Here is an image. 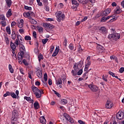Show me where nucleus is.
<instances>
[{
  "mask_svg": "<svg viewBox=\"0 0 124 124\" xmlns=\"http://www.w3.org/2000/svg\"><path fill=\"white\" fill-rule=\"evenodd\" d=\"M78 70L79 71L78 72V73H76L74 70H72L71 72L72 75H73V76H76V75H82V73H83V69H80Z\"/></svg>",
  "mask_w": 124,
  "mask_h": 124,
  "instance_id": "obj_8",
  "label": "nucleus"
},
{
  "mask_svg": "<svg viewBox=\"0 0 124 124\" xmlns=\"http://www.w3.org/2000/svg\"><path fill=\"white\" fill-rule=\"evenodd\" d=\"M10 95L11 96H12L13 98H17V96L16 95V94H15L14 92H11Z\"/></svg>",
  "mask_w": 124,
  "mask_h": 124,
  "instance_id": "obj_40",
  "label": "nucleus"
},
{
  "mask_svg": "<svg viewBox=\"0 0 124 124\" xmlns=\"http://www.w3.org/2000/svg\"><path fill=\"white\" fill-rule=\"evenodd\" d=\"M18 28H20V29L22 28V27H24V20L23 19H20L19 22H18Z\"/></svg>",
  "mask_w": 124,
  "mask_h": 124,
  "instance_id": "obj_16",
  "label": "nucleus"
},
{
  "mask_svg": "<svg viewBox=\"0 0 124 124\" xmlns=\"http://www.w3.org/2000/svg\"><path fill=\"white\" fill-rule=\"evenodd\" d=\"M19 71L20 72V73H21V74H22L23 75H25V73H24V69H22V68H19Z\"/></svg>",
  "mask_w": 124,
  "mask_h": 124,
  "instance_id": "obj_58",
  "label": "nucleus"
},
{
  "mask_svg": "<svg viewBox=\"0 0 124 124\" xmlns=\"http://www.w3.org/2000/svg\"><path fill=\"white\" fill-rule=\"evenodd\" d=\"M36 75L38 78H42V71H39L37 72L36 73Z\"/></svg>",
  "mask_w": 124,
  "mask_h": 124,
  "instance_id": "obj_27",
  "label": "nucleus"
},
{
  "mask_svg": "<svg viewBox=\"0 0 124 124\" xmlns=\"http://www.w3.org/2000/svg\"><path fill=\"white\" fill-rule=\"evenodd\" d=\"M30 23H31V24H33V25H36L37 24V22L34 19L31 20Z\"/></svg>",
  "mask_w": 124,
  "mask_h": 124,
  "instance_id": "obj_49",
  "label": "nucleus"
},
{
  "mask_svg": "<svg viewBox=\"0 0 124 124\" xmlns=\"http://www.w3.org/2000/svg\"><path fill=\"white\" fill-rule=\"evenodd\" d=\"M8 68L11 73H13V72H14V69H13V68L12 67V65H11V64H9Z\"/></svg>",
  "mask_w": 124,
  "mask_h": 124,
  "instance_id": "obj_25",
  "label": "nucleus"
},
{
  "mask_svg": "<svg viewBox=\"0 0 124 124\" xmlns=\"http://www.w3.org/2000/svg\"><path fill=\"white\" fill-rule=\"evenodd\" d=\"M78 6H79L73 5V6H72V7H71V8L74 11H76V10H77Z\"/></svg>",
  "mask_w": 124,
  "mask_h": 124,
  "instance_id": "obj_41",
  "label": "nucleus"
},
{
  "mask_svg": "<svg viewBox=\"0 0 124 124\" xmlns=\"http://www.w3.org/2000/svg\"><path fill=\"white\" fill-rule=\"evenodd\" d=\"M31 89L33 93H34V94L35 93H36L38 91H39V89H38V88L35 87L34 85L32 86L31 87Z\"/></svg>",
  "mask_w": 124,
  "mask_h": 124,
  "instance_id": "obj_14",
  "label": "nucleus"
},
{
  "mask_svg": "<svg viewBox=\"0 0 124 124\" xmlns=\"http://www.w3.org/2000/svg\"><path fill=\"white\" fill-rule=\"evenodd\" d=\"M20 46V52H18L17 55L18 62L20 64H22V60H23V57L24 54L26 53V48L25 46L23 44H19Z\"/></svg>",
  "mask_w": 124,
  "mask_h": 124,
  "instance_id": "obj_1",
  "label": "nucleus"
},
{
  "mask_svg": "<svg viewBox=\"0 0 124 124\" xmlns=\"http://www.w3.org/2000/svg\"><path fill=\"white\" fill-rule=\"evenodd\" d=\"M63 117H64L65 120H66V121H68V119H69V118H70V116H69V115L67 114V113H64L63 114Z\"/></svg>",
  "mask_w": 124,
  "mask_h": 124,
  "instance_id": "obj_36",
  "label": "nucleus"
},
{
  "mask_svg": "<svg viewBox=\"0 0 124 124\" xmlns=\"http://www.w3.org/2000/svg\"><path fill=\"white\" fill-rule=\"evenodd\" d=\"M57 20L58 22H61L62 20V21H63L64 20V18H65V16H64V14H62V12L61 11H59L58 12L57 15Z\"/></svg>",
  "mask_w": 124,
  "mask_h": 124,
  "instance_id": "obj_2",
  "label": "nucleus"
},
{
  "mask_svg": "<svg viewBox=\"0 0 124 124\" xmlns=\"http://www.w3.org/2000/svg\"><path fill=\"white\" fill-rule=\"evenodd\" d=\"M40 123L42 124H46V119L44 117H41L40 118Z\"/></svg>",
  "mask_w": 124,
  "mask_h": 124,
  "instance_id": "obj_21",
  "label": "nucleus"
},
{
  "mask_svg": "<svg viewBox=\"0 0 124 124\" xmlns=\"http://www.w3.org/2000/svg\"><path fill=\"white\" fill-rule=\"evenodd\" d=\"M38 60H39V62H40L41 60H43L44 58H43V55H42V54L41 53H40L38 56Z\"/></svg>",
  "mask_w": 124,
  "mask_h": 124,
  "instance_id": "obj_43",
  "label": "nucleus"
},
{
  "mask_svg": "<svg viewBox=\"0 0 124 124\" xmlns=\"http://www.w3.org/2000/svg\"><path fill=\"white\" fill-rule=\"evenodd\" d=\"M11 92L7 91L6 93L3 95L4 97H6V96H9L11 95Z\"/></svg>",
  "mask_w": 124,
  "mask_h": 124,
  "instance_id": "obj_46",
  "label": "nucleus"
},
{
  "mask_svg": "<svg viewBox=\"0 0 124 124\" xmlns=\"http://www.w3.org/2000/svg\"><path fill=\"white\" fill-rule=\"evenodd\" d=\"M18 116H19L18 114V111H17L16 109H14L12 112V121H17V118H18Z\"/></svg>",
  "mask_w": 124,
  "mask_h": 124,
  "instance_id": "obj_5",
  "label": "nucleus"
},
{
  "mask_svg": "<svg viewBox=\"0 0 124 124\" xmlns=\"http://www.w3.org/2000/svg\"><path fill=\"white\" fill-rule=\"evenodd\" d=\"M96 48L97 50H98L99 51H103L105 50L104 47L102 46L100 44H97Z\"/></svg>",
  "mask_w": 124,
  "mask_h": 124,
  "instance_id": "obj_17",
  "label": "nucleus"
},
{
  "mask_svg": "<svg viewBox=\"0 0 124 124\" xmlns=\"http://www.w3.org/2000/svg\"><path fill=\"white\" fill-rule=\"evenodd\" d=\"M121 38V34L119 33H114L111 34H109L108 36V38H112L113 40L117 41L118 39H120Z\"/></svg>",
  "mask_w": 124,
  "mask_h": 124,
  "instance_id": "obj_3",
  "label": "nucleus"
},
{
  "mask_svg": "<svg viewBox=\"0 0 124 124\" xmlns=\"http://www.w3.org/2000/svg\"><path fill=\"white\" fill-rule=\"evenodd\" d=\"M83 61H80L76 64L77 65L79 69H81V68L83 65Z\"/></svg>",
  "mask_w": 124,
  "mask_h": 124,
  "instance_id": "obj_23",
  "label": "nucleus"
},
{
  "mask_svg": "<svg viewBox=\"0 0 124 124\" xmlns=\"http://www.w3.org/2000/svg\"><path fill=\"white\" fill-rule=\"evenodd\" d=\"M43 1V4H46L47 3H49L48 2V0H41Z\"/></svg>",
  "mask_w": 124,
  "mask_h": 124,
  "instance_id": "obj_59",
  "label": "nucleus"
},
{
  "mask_svg": "<svg viewBox=\"0 0 124 124\" xmlns=\"http://www.w3.org/2000/svg\"><path fill=\"white\" fill-rule=\"evenodd\" d=\"M78 123H79L80 124H86V122L82 120H78Z\"/></svg>",
  "mask_w": 124,
  "mask_h": 124,
  "instance_id": "obj_64",
  "label": "nucleus"
},
{
  "mask_svg": "<svg viewBox=\"0 0 124 124\" xmlns=\"http://www.w3.org/2000/svg\"><path fill=\"white\" fill-rule=\"evenodd\" d=\"M11 38L13 39V40H15L16 39V33H15V31H12L11 34Z\"/></svg>",
  "mask_w": 124,
  "mask_h": 124,
  "instance_id": "obj_20",
  "label": "nucleus"
},
{
  "mask_svg": "<svg viewBox=\"0 0 124 124\" xmlns=\"http://www.w3.org/2000/svg\"><path fill=\"white\" fill-rule=\"evenodd\" d=\"M48 39L47 38L43 39L42 41V42L43 43V44L45 45L46 43H47V42H48Z\"/></svg>",
  "mask_w": 124,
  "mask_h": 124,
  "instance_id": "obj_50",
  "label": "nucleus"
},
{
  "mask_svg": "<svg viewBox=\"0 0 124 124\" xmlns=\"http://www.w3.org/2000/svg\"><path fill=\"white\" fill-rule=\"evenodd\" d=\"M88 88L90 89L92 92L93 93H96V92H98V87L97 86L94 85L93 82H92L90 84L87 85Z\"/></svg>",
  "mask_w": 124,
  "mask_h": 124,
  "instance_id": "obj_4",
  "label": "nucleus"
},
{
  "mask_svg": "<svg viewBox=\"0 0 124 124\" xmlns=\"http://www.w3.org/2000/svg\"><path fill=\"white\" fill-rule=\"evenodd\" d=\"M46 22H52L54 21V19L51 18H47L46 19Z\"/></svg>",
  "mask_w": 124,
  "mask_h": 124,
  "instance_id": "obj_55",
  "label": "nucleus"
},
{
  "mask_svg": "<svg viewBox=\"0 0 124 124\" xmlns=\"http://www.w3.org/2000/svg\"><path fill=\"white\" fill-rule=\"evenodd\" d=\"M120 73H123L124 72V68L121 67L119 70Z\"/></svg>",
  "mask_w": 124,
  "mask_h": 124,
  "instance_id": "obj_63",
  "label": "nucleus"
},
{
  "mask_svg": "<svg viewBox=\"0 0 124 124\" xmlns=\"http://www.w3.org/2000/svg\"><path fill=\"white\" fill-rule=\"evenodd\" d=\"M67 100L66 99H62L61 101V104L62 105H65V104H67Z\"/></svg>",
  "mask_w": 124,
  "mask_h": 124,
  "instance_id": "obj_33",
  "label": "nucleus"
},
{
  "mask_svg": "<svg viewBox=\"0 0 124 124\" xmlns=\"http://www.w3.org/2000/svg\"><path fill=\"white\" fill-rule=\"evenodd\" d=\"M17 39L18 40H20L21 41H23L24 40V38H23L21 35H17Z\"/></svg>",
  "mask_w": 124,
  "mask_h": 124,
  "instance_id": "obj_52",
  "label": "nucleus"
},
{
  "mask_svg": "<svg viewBox=\"0 0 124 124\" xmlns=\"http://www.w3.org/2000/svg\"><path fill=\"white\" fill-rule=\"evenodd\" d=\"M39 103L37 101H36L34 103V108L36 109V110H37V109L39 108Z\"/></svg>",
  "mask_w": 124,
  "mask_h": 124,
  "instance_id": "obj_19",
  "label": "nucleus"
},
{
  "mask_svg": "<svg viewBox=\"0 0 124 124\" xmlns=\"http://www.w3.org/2000/svg\"><path fill=\"white\" fill-rule=\"evenodd\" d=\"M43 27L48 30H53L55 28L54 25L47 22L43 23Z\"/></svg>",
  "mask_w": 124,
  "mask_h": 124,
  "instance_id": "obj_6",
  "label": "nucleus"
},
{
  "mask_svg": "<svg viewBox=\"0 0 124 124\" xmlns=\"http://www.w3.org/2000/svg\"><path fill=\"white\" fill-rule=\"evenodd\" d=\"M0 20L1 21H5V16L3 15H0Z\"/></svg>",
  "mask_w": 124,
  "mask_h": 124,
  "instance_id": "obj_48",
  "label": "nucleus"
},
{
  "mask_svg": "<svg viewBox=\"0 0 124 124\" xmlns=\"http://www.w3.org/2000/svg\"><path fill=\"white\" fill-rule=\"evenodd\" d=\"M49 4V3L46 4H44V5L45 8V10L47 12H49L50 11V7L48 6V5Z\"/></svg>",
  "mask_w": 124,
  "mask_h": 124,
  "instance_id": "obj_30",
  "label": "nucleus"
},
{
  "mask_svg": "<svg viewBox=\"0 0 124 124\" xmlns=\"http://www.w3.org/2000/svg\"><path fill=\"white\" fill-rule=\"evenodd\" d=\"M10 16H12V12L11 9H9L6 13L7 18H9Z\"/></svg>",
  "mask_w": 124,
  "mask_h": 124,
  "instance_id": "obj_18",
  "label": "nucleus"
},
{
  "mask_svg": "<svg viewBox=\"0 0 124 124\" xmlns=\"http://www.w3.org/2000/svg\"><path fill=\"white\" fill-rule=\"evenodd\" d=\"M0 24L1 25L2 27H6V20H2L0 22Z\"/></svg>",
  "mask_w": 124,
  "mask_h": 124,
  "instance_id": "obj_38",
  "label": "nucleus"
},
{
  "mask_svg": "<svg viewBox=\"0 0 124 124\" xmlns=\"http://www.w3.org/2000/svg\"><path fill=\"white\" fill-rule=\"evenodd\" d=\"M22 63H23L24 65H29V63L26 61V59L22 60Z\"/></svg>",
  "mask_w": 124,
  "mask_h": 124,
  "instance_id": "obj_45",
  "label": "nucleus"
},
{
  "mask_svg": "<svg viewBox=\"0 0 124 124\" xmlns=\"http://www.w3.org/2000/svg\"><path fill=\"white\" fill-rule=\"evenodd\" d=\"M54 49H55V46H54V45H51L50 46V54H52V53H53V51H54Z\"/></svg>",
  "mask_w": 124,
  "mask_h": 124,
  "instance_id": "obj_42",
  "label": "nucleus"
},
{
  "mask_svg": "<svg viewBox=\"0 0 124 124\" xmlns=\"http://www.w3.org/2000/svg\"><path fill=\"white\" fill-rule=\"evenodd\" d=\"M69 48L72 51L74 49V46L72 44H70L69 46Z\"/></svg>",
  "mask_w": 124,
  "mask_h": 124,
  "instance_id": "obj_51",
  "label": "nucleus"
},
{
  "mask_svg": "<svg viewBox=\"0 0 124 124\" xmlns=\"http://www.w3.org/2000/svg\"><path fill=\"white\" fill-rule=\"evenodd\" d=\"M80 3H83V4H86L88 2V0H78Z\"/></svg>",
  "mask_w": 124,
  "mask_h": 124,
  "instance_id": "obj_37",
  "label": "nucleus"
},
{
  "mask_svg": "<svg viewBox=\"0 0 124 124\" xmlns=\"http://www.w3.org/2000/svg\"><path fill=\"white\" fill-rule=\"evenodd\" d=\"M113 13H115L116 14H120V13H122V9H121L119 6H117L116 8L114 9Z\"/></svg>",
  "mask_w": 124,
  "mask_h": 124,
  "instance_id": "obj_9",
  "label": "nucleus"
},
{
  "mask_svg": "<svg viewBox=\"0 0 124 124\" xmlns=\"http://www.w3.org/2000/svg\"><path fill=\"white\" fill-rule=\"evenodd\" d=\"M91 64H92V62H91V61H88L87 62L85 66V69H84L85 71H87L88 69H89V67L91 66Z\"/></svg>",
  "mask_w": 124,
  "mask_h": 124,
  "instance_id": "obj_12",
  "label": "nucleus"
},
{
  "mask_svg": "<svg viewBox=\"0 0 124 124\" xmlns=\"http://www.w3.org/2000/svg\"><path fill=\"white\" fill-rule=\"evenodd\" d=\"M24 39L25 40H31V36H25Z\"/></svg>",
  "mask_w": 124,
  "mask_h": 124,
  "instance_id": "obj_53",
  "label": "nucleus"
},
{
  "mask_svg": "<svg viewBox=\"0 0 124 124\" xmlns=\"http://www.w3.org/2000/svg\"><path fill=\"white\" fill-rule=\"evenodd\" d=\"M108 74H109V75H110L111 76H112V77H115V74H114V73H113L111 71L108 72Z\"/></svg>",
  "mask_w": 124,
  "mask_h": 124,
  "instance_id": "obj_61",
  "label": "nucleus"
},
{
  "mask_svg": "<svg viewBox=\"0 0 124 124\" xmlns=\"http://www.w3.org/2000/svg\"><path fill=\"white\" fill-rule=\"evenodd\" d=\"M6 31L7 33H8V34H11V30H10V26H7L6 28Z\"/></svg>",
  "mask_w": 124,
  "mask_h": 124,
  "instance_id": "obj_28",
  "label": "nucleus"
},
{
  "mask_svg": "<svg viewBox=\"0 0 124 124\" xmlns=\"http://www.w3.org/2000/svg\"><path fill=\"white\" fill-rule=\"evenodd\" d=\"M5 1L6 2V4L8 7V8H10L11 7V5H12V0H5Z\"/></svg>",
  "mask_w": 124,
  "mask_h": 124,
  "instance_id": "obj_11",
  "label": "nucleus"
},
{
  "mask_svg": "<svg viewBox=\"0 0 124 124\" xmlns=\"http://www.w3.org/2000/svg\"><path fill=\"white\" fill-rule=\"evenodd\" d=\"M43 92H44V90L43 89H39V90H38L37 92L35 93L34 94H35L37 98H40V97L42 96V93H44Z\"/></svg>",
  "mask_w": 124,
  "mask_h": 124,
  "instance_id": "obj_7",
  "label": "nucleus"
},
{
  "mask_svg": "<svg viewBox=\"0 0 124 124\" xmlns=\"http://www.w3.org/2000/svg\"><path fill=\"white\" fill-rule=\"evenodd\" d=\"M73 68L74 69V71H76V72H77L80 69L76 63L74 65Z\"/></svg>",
  "mask_w": 124,
  "mask_h": 124,
  "instance_id": "obj_34",
  "label": "nucleus"
},
{
  "mask_svg": "<svg viewBox=\"0 0 124 124\" xmlns=\"http://www.w3.org/2000/svg\"><path fill=\"white\" fill-rule=\"evenodd\" d=\"M56 84L57 86H58V85H62V79L59 78L58 81L56 80Z\"/></svg>",
  "mask_w": 124,
  "mask_h": 124,
  "instance_id": "obj_32",
  "label": "nucleus"
},
{
  "mask_svg": "<svg viewBox=\"0 0 124 124\" xmlns=\"http://www.w3.org/2000/svg\"><path fill=\"white\" fill-rule=\"evenodd\" d=\"M72 1V4L73 5H77L79 6V4L78 3V1H77V0H71Z\"/></svg>",
  "mask_w": 124,
  "mask_h": 124,
  "instance_id": "obj_24",
  "label": "nucleus"
},
{
  "mask_svg": "<svg viewBox=\"0 0 124 124\" xmlns=\"http://www.w3.org/2000/svg\"><path fill=\"white\" fill-rule=\"evenodd\" d=\"M23 16L25 18H29V19H30V13H29V12H26V13H24L23 14Z\"/></svg>",
  "mask_w": 124,
  "mask_h": 124,
  "instance_id": "obj_29",
  "label": "nucleus"
},
{
  "mask_svg": "<svg viewBox=\"0 0 124 124\" xmlns=\"http://www.w3.org/2000/svg\"><path fill=\"white\" fill-rule=\"evenodd\" d=\"M24 9H25V10H28L29 11H31V10H32V8H31V7H29L25 5H24Z\"/></svg>",
  "mask_w": 124,
  "mask_h": 124,
  "instance_id": "obj_35",
  "label": "nucleus"
},
{
  "mask_svg": "<svg viewBox=\"0 0 124 124\" xmlns=\"http://www.w3.org/2000/svg\"><path fill=\"white\" fill-rule=\"evenodd\" d=\"M5 41L7 45L9 44V39L8 37H5Z\"/></svg>",
  "mask_w": 124,
  "mask_h": 124,
  "instance_id": "obj_57",
  "label": "nucleus"
},
{
  "mask_svg": "<svg viewBox=\"0 0 124 124\" xmlns=\"http://www.w3.org/2000/svg\"><path fill=\"white\" fill-rule=\"evenodd\" d=\"M10 46L12 50H16V46H15V44L12 43V42H11Z\"/></svg>",
  "mask_w": 124,
  "mask_h": 124,
  "instance_id": "obj_26",
  "label": "nucleus"
},
{
  "mask_svg": "<svg viewBox=\"0 0 124 124\" xmlns=\"http://www.w3.org/2000/svg\"><path fill=\"white\" fill-rule=\"evenodd\" d=\"M44 78L45 82H47V80H48V75H47V73H45L44 75Z\"/></svg>",
  "mask_w": 124,
  "mask_h": 124,
  "instance_id": "obj_47",
  "label": "nucleus"
},
{
  "mask_svg": "<svg viewBox=\"0 0 124 124\" xmlns=\"http://www.w3.org/2000/svg\"><path fill=\"white\" fill-rule=\"evenodd\" d=\"M29 19H32V17H34V13L33 12L29 11Z\"/></svg>",
  "mask_w": 124,
  "mask_h": 124,
  "instance_id": "obj_31",
  "label": "nucleus"
},
{
  "mask_svg": "<svg viewBox=\"0 0 124 124\" xmlns=\"http://www.w3.org/2000/svg\"><path fill=\"white\" fill-rule=\"evenodd\" d=\"M52 92L54 93L55 94H56V95H57L58 97H61L62 96V95H61V94H60V93H58V92L55 91L54 90H53Z\"/></svg>",
  "mask_w": 124,
  "mask_h": 124,
  "instance_id": "obj_39",
  "label": "nucleus"
},
{
  "mask_svg": "<svg viewBox=\"0 0 124 124\" xmlns=\"http://www.w3.org/2000/svg\"><path fill=\"white\" fill-rule=\"evenodd\" d=\"M100 31L101 32H102V33H103L104 34L107 32V30H106V28L104 27H101L100 29Z\"/></svg>",
  "mask_w": 124,
  "mask_h": 124,
  "instance_id": "obj_22",
  "label": "nucleus"
},
{
  "mask_svg": "<svg viewBox=\"0 0 124 124\" xmlns=\"http://www.w3.org/2000/svg\"><path fill=\"white\" fill-rule=\"evenodd\" d=\"M113 107V104L111 102L107 101L106 104L107 109H111Z\"/></svg>",
  "mask_w": 124,
  "mask_h": 124,
  "instance_id": "obj_10",
  "label": "nucleus"
},
{
  "mask_svg": "<svg viewBox=\"0 0 124 124\" xmlns=\"http://www.w3.org/2000/svg\"><path fill=\"white\" fill-rule=\"evenodd\" d=\"M60 52V48H59L58 47H56L55 48V50L53 53L52 54V57H56L58 54H59V52Z\"/></svg>",
  "mask_w": 124,
  "mask_h": 124,
  "instance_id": "obj_13",
  "label": "nucleus"
},
{
  "mask_svg": "<svg viewBox=\"0 0 124 124\" xmlns=\"http://www.w3.org/2000/svg\"><path fill=\"white\" fill-rule=\"evenodd\" d=\"M107 15H108V14H107V12H106V11L105 10V11H104L103 12H102L101 13V16H107Z\"/></svg>",
  "mask_w": 124,
  "mask_h": 124,
  "instance_id": "obj_44",
  "label": "nucleus"
},
{
  "mask_svg": "<svg viewBox=\"0 0 124 124\" xmlns=\"http://www.w3.org/2000/svg\"><path fill=\"white\" fill-rule=\"evenodd\" d=\"M105 10H106V12H107V13L108 14H108H110V13H111V9L110 8L106 9Z\"/></svg>",
  "mask_w": 124,
  "mask_h": 124,
  "instance_id": "obj_56",
  "label": "nucleus"
},
{
  "mask_svg": "<svg viewBox=\"0 0 124 124\" xmlns=\"http://www.w3.org/2000/svg\"><path fill=\"white\" fill-rule=\"evenodd\" d=\"M68 121V122H69L71 124H73V123H74V121L73 120V118L70 117V118H69Z\"/></svg>",
  "mask_w": 124,
  "mask_h": 124,
  "instance_id": "obj_54",
  "label": "nucleus"
},
{
  "mask_svg": "<svg viewBox=\"0 0 124 124\" xmlns=\"http://www.w3.org/2000/svg\"><path fill=\"white\" fill-rule=\"evenodd\" d=\"M16 95L17 98H19V91L18 90L16 91Z\"/></svg>",
  "mask_w": 124,
  "mask_h": 124,
  "instance_id": "obj_60",
  "label": "nucleus"
},
{
  "mask_svg": "<svg viewBox=\"0 0 124 124\" xmlns=\"http://www.w3.org/2000/svg\"><path fill=\"white\" fill-rule=\"evenodd\" d=\"M24 99H26V100H27V101H31V97L25 96Z\"/></svg>",
  "mask_w": 124,
  "mask_h": 124,
  "instance_id": "obj_62",
  "label": "nucleus"
},
{
  "mask_svg": "<svg viewBox=\"0 0 124 124\" xmlns=\"http://www.w3.org/2000/svg\"><path fill=\"white\" fill-rule=\"evenodd\" d=\"M110 18H111V16H108L107 17L103 16L101 19L100 21L103 23H105V22H106V20L110 19Z\"/></svg>",
  "mask_w": 124,
  "mask_h": 124,
  "instance_id": "obj_15",
  "label": "nucleus"
}]
</instances>
